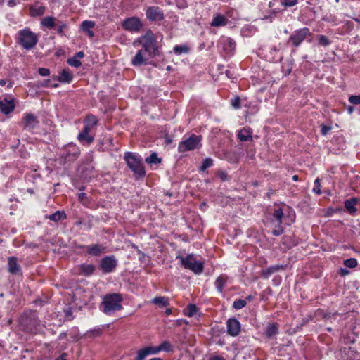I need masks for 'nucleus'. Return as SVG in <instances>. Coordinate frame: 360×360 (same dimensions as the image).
Listing matches in <instances>:
<instances>
[{
	"label": "nucleus",
	"instance_id": "obj_48",
	"mask_svg": "<svg viewBox=\"0 0 360 360\" xmlns=\"http://www.w3.org/2000/svg\"><path fill=\"white\" fill-rule=\"evenodd\" d=\"M277 270V268L276 267H271L266 270H263L262 271V275L264 276V277H268L270 274H273L274 272H275Z\"/></svg>",
	"mask_w": 360,
	"mask_h": 360
},
{
	"label": "nucleus",
	"instance_id": "obj_13",
	"mask_svg": "<svg viewBox=\"0 0 360 360\" xmlns=\"http://www.w3.org/2000/svg\"><path fill=\"white\" fill-rule=\"evenodd\" d=\"M39 122L37 117L32 114H26L24 117V128L27 130H32L37 127Z\"/></svg>",
	"mask_w": 360,
	"mask_h": 360
},
{
	"label": "nucleus",
	"instance_id": "obj_55",
	"mask_svg": "<svg viewBox=\"0 0 360 360\" xmlns=\"http://www.w3.org/2000/svg\"><path fill=\"white\" fill-rule=\"evenodd\" d=\"M340 210H341V209H337L336 210H333V209H332V208H328V209L327 210V215H328V216H329V215H331V214H332L333 213H334L335 212H336V211H340Z\"/></svg>",
	"mask_w": 360,
	"mask_h": 360
},
{
	"label": "nucleus",
	"instance_id": "obj_18",
	"mask_svg": "<svg viewBox=\"0 0 360 360\" xmlns=\"http://www.w3.org/2000/svg\"><path fill=\"white\" fill-rule=\"evenodd\" d=\"M8 271L12 274H18L20 271V266L18 264L15 257H11L8 259Z\"/></svg>",
	"mask_w": 360,
	"mask_h": 360
},
{
	"label": "nucleus",
	"instance_id": "obj_44",
	"mask_svg": "<svg viewBox=\"0 0 360 360\" xmlns=\"http://www.w3.org/2000/svg\"><path fill=\"white\" fill-rule=\"evenodd\" d=\"M313 191L318 195H320L321 193V183H320V179L319 178L316 179L314 181V188Z\"/></svg>",
	"mask_w": 360,
	"mask_h": 360
},
{
	"label": "nucleus",
	"instance_id": "obj_32",
	"mask_svg": "<svg viewBox=\"0 0 360 360\" xmlns=\"http://www.w3.org/2000/svg\"><path fill=\"white\" fill-rule=\"evenodd\" d=\"M148 356H149V354L145 347L137 351L135 360H144Z\"/></svg>",
	"mask_w": 360,
	"mask_h": 360
},
{
	"label": "nucleus",
	"instance_id": "obj_59",
	"mask_svg": "<svg viewBox=\"0 0 360 360\" xmlns=\"http://www.w3.org/2000/svg\"><path fill=\"white\" fill-rule=\"evenodd\" d=\"M84 56V53L82 51H79L78 53H76V55L75 56V57L77 58H83Z\"/></svg>",
	"mask_w": 360,
	"mask_h": 360
},
{
	"label": "nucleus",
	"instance_id": "obj_42",
	"mask_svg": "<svg viewBox=\"0 0 360 360\" xmlns=\"http://www.w3.org/2000/svg\"><path fill=\"white\" fill-rule=\"evenodd\" d=\"M213 161L210 158H206L200 167L202 171H205L207 168L211 167L212 165Z\"/></svg>",
	"mask_w": 360,
	"mask_h": 360
},
{
	"label": "nucleus",
	"instance_id": "obj_36",
	"mask_svg": "<svg viewBox=\"0 0 360 360\" xmlns=\"http://www.w3.org/2000/svg\"><path fill=\"white\" fill-rule=\"evenodd\" d=\"M160 161L161 160L155 153H152L149 157L146 158V162L148 164H157L160 162Z\"/></svg>",
	"mask_w": 360,
	"mask_h": 360
},
{
	"label": "nucleus",
	"instance_id": "obj_53",
	"mask_svg": "<svg viewBox=\"0 0 360 360\" xmlns=\"http://www.w3.org/2000/svg\"><path fill=\"white\" fill-rule=\"evenodd\" d=\"M92 128H93V127L89 126L86 124H84V127L82 131L89 134V132L91 131Z\"/></svg>",
	"mask_w": 360,
	"mask_h": 360
},
{
	"label": "nucleus",
	"instance_id": "obj_2",
	"mask_svg": "<svg viewBox=\"0 0 360 360\" xmlns=\"http://www.w3.org/2000/svg\"><path fill=\"white\" fill-rule=\"evenodd\" d=\"M122 300V295L119 293L106 295L102 302L103 312L109 315L115 311L120 310L122 308L121 304Z\"/></svg>",
	"mask_w": 360,
	"mask_h": 360
},
{
	"label": "nucleus",
	"instance_id": "obj_58",
	"mask_svg": "<svg viewBox=\"0 0 360 360\" xmlns=\"http://www.w3.org/2000/svg\"><path fill=\"white\" fill-rule=\"evenodd\" d=\"M66 357L67 354L65 353H63L58 358H57L56 360H67Z\"/></svg>",
	"mask_w": 360,
	"mask_h": 360
},
{
	"label": "nucleus",
	"instance_id": "obj_60",
	"mask_svg": "<svg viewBox=\"0 0 360 360\" xmlns=\"http://www.w3.org/2000/svg\"><path fill=\"white\" fill-rule=\"evenodd\" d=\"M348 274V271L344 269H341L340 270V274L342 276H345Z\"/></svg>",
	"mask_w": 360,
	"mask_h": 360
},
{
	"label": "nucleus",
	"instance_id": "obj_54",
	"mask_svg": "<svg viewBox=\"0 0 360 360\" xmlns=\"http://www.w3.org/2000/svg\"><path fill=\"white\" fill-rule=\"evenodd\" d=\"M218 175L221 179L222 181L226 180V174L224 172H219Z\"/></svg>",
	"mask_w": 360,
	"mask_h": 360
},
{
	"label": "nucleus",
	"instance_id": "obj_50",
	"mask_svg": "<svg viewBox=\"0 0 360 360\" xmlns=\"http://www.w3.org/2000/svg\"><path fill=\"white\" fill-rule=\"evenodd\" d=\"M297 0H285L284 4L285 6H292L297 4Z\"/></svg>",
	"mask_w": 360,
	"mask_h": 360
},
{
	"label": "nucleus",
	"instance_id": "obj_30",
	"mask_svg": "<svg viewBox=\"0 0 360 360\" xmlns=\"http://www.w3.org/2000/svg\"><path fill=\"white\" fill-rule=\"evenodd\" d=\"M271 224L273 226L272 233L276 236L281 235L283 232V228L281 226L282 223L271 222Z\"/></svg>",
	"mask_w": 360,
	"mask_h": 360
},
{
	"label": "nucleus",
	"instance_id": "obj_6",
	"mask_svg": "<svg viewBox=\"0 0 360 360\" xmlns=\"http://www.w3.org/2000/svg\"><path fill=\"white\" fill-rule=\"evenodd\" d=\"M201 140L202 138L200 136L192 134L179 142L178 150L179 153H184L199 148L201 146Z\"/></svg>",
	"mask_w": 360,
	"mask_h": 360
},
{
	"label": "nucleus",
	"instance_id": "obj_38",
	"mask_svg": "<svg viewBox=\"0 0 360 360\" xmlns=\"http://www.w3.org/2000/svg\"><path fill=\"white\" fill-rule=\"evenodd\" d=\"M188 51V48L186 45L183 46H175L174 47V52L177 54L180 55L181 53H186Z\"/></svg>",
	"mask_w": 360,
	"mask_h": 360
},
{
	"label": "nucleus",
	"instance_id": "obj_11",
	"mask_svg": "<svg viewBox=\"0 0 360 360\" xmlns=\"http://www.w3.org/2000/svg\"><path fill=\"white\" fill-rule=\"evenodd\" d=\"M146 16L151 21H159L163 19V13L158 6H150L146 10Z\"/></svg>",
	"mask_w": 360,
	"mask_h": 360
},
{
	"label": "nucleus",
	"instance_id": "obj_47",
	"mask_svg": "<svg viewBox=\"0 0 360 360\" xmlns=\"http://www.w3.org/2000/svg\"><path fill=\"white\" fill-rule=\"evenodd\" d=\"M231 105L232 106L238 109L240 108V99L239 97H236L231 101Z\"/></svg>",
	"mask_w": 360,
	"mask_h": 360
},
{
	"label": "nucleus",
	"instance_id": "obj_14",
	"mask_svg": "<svg viewBox=\"0 0 360 360\" xmlns=\"http://www.w3.org/2000/svg\"><path fill=\"white\" fill-rule=\"evenodd\" d=\"M86 252L94 256H99L103 253L107 252L106 248L101 245L93 244L85 247Z\"/></svg>",
	"mask_w": 360,
	"mask_h": 360
},
{
	"label": "nucleus",
	"instance_id": "obj_17",
	"mask_svg": "<svg viewBox=\"0 0 360 360\" xmlns=\"http://www.w3.org/2000/svg\"><path fill=\"white\" fill-rule=\"evenodd\" d=\"M96 267L93 264H82L78 266V274L82 276H89L94 274Z\"/></svg>",
	"mask_w": 360,
	"mask_h": 360
},
{
	"label": "nucleus",
	"instance_id": "obj_8",
	"mask_svg": "<svg viewBox=\"0 0 360 360\" xmlns=\"http://www.w3.org/2000/svg\"><path fill=\"white\" fill-rule=\"evenodd\" d=\"M309 35H310V32L307 27H304L297 30L290 35L288 41V43L292 42L294 46L297 47Z\"/></svg>",
	"mask_w": 360,
	"mask_h": 360
},
{
	"label": "nucleus",
	"instance_id": "obj_15",
	"mask_svg": "<svg viewBox=\"0 0 360 360\" xmlns=\"http://www.w3.org/2000/svg\"><path fill=\"white\" fill-rule=\"evenodd\" d=\"M79 153L77 150L75 148V146H69L68 148L64 149L60 155L65 160H72L76 158L78 155Z\"/></svg>",
	"mask_w": 360,
	"mask_h": 360
},
{
	"label": "nucleus",
	"instance_id": "obj_46",
	"mask_svg": "<svg viewBox=\"0 0 360 360\" xmlns=\"http://www.w3.org/2000/svg\"><path fill=\"white\" fill-rule=\"evenodd\" d=\"M349 101L351 103H352V104H355V105L359 104L360 105V95H359V96H351L349 98Z\"/></svg>",
	"mask_w": 360,
	"mask_h": 360
},
{
	"label": "nucleus",
	"instance_id": "obj_26",
	"mask_svg": "<svg viewBox=\"0 0 360 360\" xmlns=\"http://www.w3.org/2000/svg\"><path fill=\"white\" fill-rule=\"evenodd\" d=\"M227 277L225 276H219L215 281V286L217 290L220 292L223 291V289L226 283Z\"/></svg>",
	"mask_w": 360,
	"mask_h": 360
},
{
	"label": "nucleus",
	"instance_id": "obj_20",
	"mask_svg": "<svg viewBox=\"0 0 360 360\" xmlns=\"http://www.w3.org/2000/svg\"><path fill=\"white\" fill-rule=\"evenodd\" d=\"M252 131L250 128L245 127L240 130L238 132V138L241 141H252Z\"/></svg>",
	"mask_w": 360,
	"mask_h": 360
},
{
	"label": "nucleus",
	"instance_id": "obj_23",
	"mask_svg": "<svg viewBox=\"0 0 360 360\" xmlns=\"http://www.w3.org/2000/svg\"><path fill=\"white\" fill-rule=\"evenodd\" d=\"M357 202L356 198H351L345 202V207L351 214H354L356 212V205Z\"/></svg>",
	"mask_w": 360,
	"mask_h": 360
},
{
	"label": "nucleus",
	"instance_id": "obj_51",
	"mask_svg": "<svg viewBox=\"0 0 360 360\" xmlns=\"http://www.w3.org/2000/svg\"><path fill=\"white\" fill-rule=\"evenodd\" d=\"M331 129L330 127L327 126H322L321 127V133L323 135H326L328 134V132Z\"/></svg>",
	"mask_w": 360,
	"mask_h": 360
},
{
	"label": "nucleus",
	"instance_id": "obj_31",
	"mask_svg": "<svg viewBox=\"0 0 360 360\" xmlns=\"http://www.w3.org/2000/svg\"><path fill=\"white\" fill-rule=\"evenodd\" d=\"M66 214L64 212L57 211L54 214L50 215L49 219L53 221H58L61 219H65Z\"/></svg>",
	"mask_w": 360,
	"mask_h": 360
},
{
	"label": "nucleus",
	"instance_id": "obj_21",
	"mask_svg": "<svg viewBox=\"0 0 360 360\" xmlns=\"http://www.w3.org/2000/svg\"><path fill=\"white\" fill-rule=\"evenodd\" d=\"M228 20L222 15H217L214 17L211 25L213 27L224 26L227 24Z\"/></svg>",
	"mask_w": 360,
	"mask_h": 360
},
{
	"label": "nucleus",
	"instance_id": "obj_22",
	"mask_svg": "<svg viewBox=\"0 0 360 360\" xmlns=\"http://www.w3.org/2000/svg\"><path fill=\"white\" fill-rule=\"evenodd\" d=\"M150 303L160 307H165L169 305V300L166 297L159 296L152 299Z\"/></svg>",
	"mask_w": 360,
	"mask_h": 360
},
{
	"label": "nucleus",
	"instance_id": "obj_29",
	"mask_svg": "<svg viewBox=\"0 0 360 360\" xmlns=\"http://www.w3.org/2000/svg\"><path fill=\"white\" fill-rule=\"evenodd\" d=\"M41 24L42 26L49 29L53 28L55 25V18L53 17L44 18L41 21Z\"/></svg>",
	"mask_w": 360,
	"mask_h": 360
},
{
	"label": "nucleus",
	"instance_id": "obj_24",
	"mask_svg": "<svg viewBox=\"0 0 360 360\" xmlns=\"http://www.w3.org/2000/svg\"><path fill=\"white\" fill-rule=\"evenodd\" d=\"M77 139L82 143L90 144L94 141V137L83 131L78 134Z\"/></svg>",
	"mask_w": 360,
	"mask_h": 360
},
{
	"label": "nucleus",
	"instance_id": "obj_41",
	"mask_svg": "<svg viewBox=\"0 0 360 360\" xmlns=\"http://www.w3.org/2000/svg\"><path fill=\"white\" fill-rule=\"evenodd\" d=\"M149 355H155L160 353V349H158V346H147L146 347Z\"/></svg>",
	"mask_w": 360,
	"mask_h": 360
},
{
	"label": "nucleus",
	"instance_id": "obj_63",
	"mask_svg": "<svg viewBox=\"0 0 360 360\" xmlns=\"http://www.w3.org/2000/svg\"><path fill=\"white\" fill-rule=\"evenodd\" d=\"M6 80L4 79H0V86H4L6 84Z\"/></svg>",
	"mask_w": 360,
	"mask_h": 360
},
{
	"label": "nucleus",
	"instance_id": "obj_57",
	"mask_svg": "<svg viewBox=\"0 0 360 360\" xmlns=\"http://www.w3.org/2000/svg\"><path fill=\"white\" fill-rule=\"evenodd\" d=\"M8 5L11 7H13L16 5V0H9L8 1Z\"/></svg>",
	"mask_w": 360,
	"mask_h": 360
},
{
	"label": "nucleus",
	"instance_id": "obj_7",
	"mask_svg": "<svg viewBox=\"0 0 360 360\" xmlns=\"http://www.w3.org/2000/svg\"><path fill=\"white\" fill-rule=\"evenodd\" d=\"M117 264L118 262L116 257L114 255H109L101 259L99 269L103 274H109L116 269Z\"/></svg>",
	"mask_w": 360,
	"mask_h": 360
},
{
	"label": "nucleus",
	"instance_id": "obj_27",
	"mask_svg": "<svg viewBox=\"0 0 360 360\" xmlns=\"http://www.w3.org/2000/svg\"><path fill=\"white\" fill-rule=\"evenodd\" d=\"M72 75L68 70H63L61 72L60 75L58 77V80L60 82H65V83L70 82L72 81Z\"/></svg>",
	"mask_w": 360,
	"mask_h": 360
},
{
	"label": "nucleus",
	"instance_id": "obj_39",
	"mask_svg": "<svg viewBox=\"0 0 360 360\" xmlns=\"http://www.w3.org/2000/svg\"><path fill=\"white\" fill-rule=\"evenodd\" d=\"M357 260L354 258H349L344 261V264L348 268H354L357 266Z\"/></svg>",
	"mask_w": 360,
	"mask_h": 360
},
{
	"label": "nucleus",
	"instance_id": "obj_10",
	"mask_svg": "<svg viewBox=\"0 0 360 360\" xmlns=\"http://www.w3.org/2000/svg\"><path fill=\"white\" fill-rule=\"evenodd\" d=\"M142 26L141 20L135 17L127 18L122 22V27L129 32H139Z\"/></svg>",
	"mask_w": 360,
	"mask_h": 360
},
{
	"label": "nucleus",
	"instance_id": "obj_9",
	"mask_svg": "<svg viewBox=\"0 0 360 360\" xmlns=\"http://www.w3.org/2000/svg\"><path fill=\"white\" fill-rule=\"evenodd\" d=\"M271 222L283 223V219H289L288 224L293 222L295 219V214L293 211L289 210L288 215L285 216L282 209L278 208L274 210Z\"/></svg>",
	"mask_w": 360,
	"mask_h": 360
},
{
	"label": "nucleus",
	"instance_id": "obj_40",
	"mask_svg": "<svg viewBox=\"0 0 360 360\" xmlns=\"http://www.w3.org/2000/svg\"><path fill=\"white\" fill-rule=\"evenodd\" d=\"M246 305V301L244 300L238 299L233 302V308L236 309H240Z\"/></svg>",
	"mask_w": 360,
	"mask_h": 360
},
{
	"label": "nucleus",
	"instance_id": "obj_56",
	"mask_svg": "<svg viewBox=\"0 0 360 360\" xmlns=\"http://www.w3.org/2000/svg\"><path fill=\"white\" fill-rule=\"evenodd\" d=\"M78 198L80 200H83L84 198H86V194L85 193H80L78 195Z\"/></svg>",
	"mask_w": 360,
	"mask_h": 360
},
{
	"label": "nucleus",
	"instance_id": "obj_12",
	"mask_svg": "<svg viewBox=\"0 0 360 360\" xmlns=\"http://www.w3.org/2000/svg\"><path fill=\"white\" fill-rule=\"evenodd\" d=\"M227 332L231 336H236L240 331V323L235 319L231 318L227 321Z\"/></svg>",
	"mask_w": 360,
	"mask_h": 360
},
{
	"label": "nucleus",
	"instance_id": "obj_61",
	"mask_svg": "<svg viewBox=\"0 0 360 360\" xmlns=\"http://www.w3.org/2000/svg\"><path fill=\"white\" fill-rule=\"evenodd\" d=\"M86 33H87V34H88V36L89 37H94V32L92 30H89V31H86Z\"/></svg>",
	"mask_w": 360,
	"mask_h": 360
},
{
	"label": "nucleus",
	"instance_id": "obj_5",
	"mask_svg": "<svg viewBox=\"0 0 360 360\" xmlns=\"http://www.w3.org/2000/svg\"><path fill=\"white\" fill-rule=\"evenodd\" d=\"M182 266L191 270L195 274H200L203 271V262L195 259L193 255H188L186 257L178 256Z\"/></svg>",
	"mask_w": 360,
	"mask_h": 360
},
{
	"label": "nucleus",
	"instance_id": "obj_16",
	"mask_svg": "<svg viewBox=\"0 0 360 360\" xmlns=\"http://www.w3.org/2000/svg\"><path fill=\"white\" fill-rule=\"evenodd\" d=\"M146 53L147 52H145L143 49L139 50L131 60V64L134 66H140L146 64L148 60V58L146 57Z\"/></svg>",
	"mask_w": 360,
	"mask_h": 360
},
{
	"label": "nucleus",
	"instance_id": "obj_62",
	"mask_svg": "<svg viewBox=\"0 0 360 360\" xmlns=\"http://www.w3.org/2000/svg\"><path fill=\"white\" fill-rule=\"evenodd\" d=\"M210 360H224V359L219 356H214V357L210 358Z\"/></svg>",
	"mask_w": 360,
	"mask_h": 360
},
{
	"label": "nucleus",
	"instance_id": "obj_4",
	"mask_svg": "<svg viewBox=\"0 0 360 360\" xmlns=\"http://www.w3.org/2000/svg\"><path fill=\"white\" fill-rule=\"evenodd\" d=\"M38 41L37 34L29 28L18 32V42L25 49H31Z\"/></svg>",
	"mask_w": 360,
	"mask_h": 360
},
{
	"label": "nucleus",
	"instance_id": "obj_33",
	"mask_svg": "<svg viewBox=\"0 0 360 360\" xmlns=\"http://www.w3.org/2000/svg\"><path fill=\"white\" fill-rule=\"evenodd\" d=\"M158 349H160V352L162 351L169 352L172 351V345L169 341L165 340L158 346Z\"/></svg>",
	"mask_w": 360,
	"mask_h": 360
},
{
	"label": "nucleus",
	"instance_id": "obj_25",
	"mask_svg": "<svg viewBox=\"0 0 360 360\" xmlns=\"http://www.w3.org/2000/svg\"><path fill=\"white\" fill-rule=\"evenodd\" d=\"M46 8L44 6H31L30 14L32 17L41 16L45 13Z\"/></svg>",
	"mask_w": 360,
	"mask_h": 360
},
{
	"label": "nucleus",
	"instance_id": "obj_35",
	"mask_svg": "<svg viewBox=\"0 0 360 360\" xmlns=\"http://www.w3.org/2000/svg\"><path fill=\"white\" fill-rule=\"evenodd\" d=\"M198 309L195 304H189L186 310L185 314L188 316L192 317L197 313Z\"/></svg>",
	"mask_w": 360,
	"mask_h": 360
},
{
	"label": "nucleus",
	"instance_id": "obj_34",
	"mask_svg": "<svg viewBox=\"0 0 360 360\" xmlns=\"http://www.w3.org/2000/svg\"><path fill=\"white\" fill-rule=\"evenodd\" d=\"M98 123V120L97 118L93 115H87L85 120H84V124H86L89 126H91V127H94L95 125H96Z\"/></svg>",
	"mask_w": 360,
	"mask_h": 360
},
{
	"label": "nucleus",
	"instance_id": "obj_19",
	"mask_svg": "<svg viewBox=\"0 0 360 360\" xmlns=\"http://www.w3.org/2000/svg\"><path fill=\"white\" fill-rule=\"evenodd\" d=\"M15 105L12 101H8L7 99H4L0 101V110L8 115L11 112L14 110Z\"/></svg>",
	"mask_w": 360,
	"mask_h": 360
},
{
	"label": "nucleus",
	"instance_id": "obj_3",
	"mask_svg": "<svg viewBox=\"0 0 360 360\" xmlns=\"http://www.w3.org/2000/svg\"><path fill=\"white\" fill-rule=\"evenodd\" d=\"M124 159L127 161L128 167L139 177H143L146 174L144 167L142 165L141 158L136 154L127 152L124 155Z\"/></svg>",
	"mask_w": 360,
	"mask_h": 360
},
{
	"label": "nucleus",
	"instance_id": "obj_28",
	"mask_svg": "<svg viewBox=\"0 0 360 360\" xmlns=\"http://www.w3.org/2000/svg\"><path fill=\"white\" fill-rule=\"evenodd\" d=\"M278 332L277 325L275 323L269 324L265 328V334L268 337H272Z\"/></svg>",
	"mask_w": 360,
	"mask_h": 360
},
{
	"label": "nucleus",
	"instance_id": "obj_1",
	"mask_svg": "<svg viewBox=\"0 0 360 360\" xmlns=\"http://www.w3.org/2000/svg\"><path fill=\"white\" fill-rule=\"evenodd\" d=\"M139 43L141 44L145 52H147L150 56L153 57L158 55V44L157 38L155 34L148 30L147 32L138 38V39L134 43L136 44Z\"/></svg>",
	"mask_w": 360,
	"mask_h": 360
},
{
	"label": "nucleus",
	"instance_id": "obj_45",
	"mask_svg": "<svg viewBox=\"0 0 360 360\" xmlns=\"http://www.w3.org/2000/svg\"><path fill=\"white\" fill-rule=\"evenodd\" d=\"M319 41L321 45L324 46H328L330 44L328 39L324 35H321L319 37Z\"/></svg>",
	"mask_w": 360,
	"mask_h": 360
},
{
	"label": "nucleus",
	"instance_id": "obj_37",
	"mask_svg": "<svg viewBox=\"0 0 360 360\" xmlns=\"http://www.w3.org/2000/svg\"><path fill=\"white\" fill-rule=\"evenodd\" d=\"M82 28L84 31L91 30V29L95 26V22L91 20H84L82 23Z\"/></svg>",
	"mask_w": 360,
	"mask_h": 360
},
{
	"label": "nucleus",
	"instance_id": "obj_49",
	"mask_svg": "<svg viewBox=\"0 0 360 360\" xmlns=\"http://www.w3.org/2000/svg\"><path fill=\"white\" fill-rule=\"evenodd\" d=\"M39 73L41 76H48L50 74V71L48 68H40L39 69Z\"/></svg>",
	"mask_w": 360,
	"mask_h": 360
},
{
	"label": "nucleus",
	"instance_id": "obj_52",
	"mask_svg": "<svg viewBox=\"0 0 360 360\" xmlns=\"http://www.w3.org/2000/svg\"><path fill=\"white\" fill-rule=\"evenodd\" d=\"M66 27H67L66 24H65V23L62 24L61 25L58 27L57 32L59 34H63V30H64L65 28H66Z\"/></svg>",
	"mask_w": 360,
	"mask_h": 360
},
{
	"label": "nucleus",
	"instance_id": "obj_43",
	"mask_svg": "<svg viewBox=\"0 0 360 360\" xmlns=\"http://www.w3.org/2000/svg\"><path fill=\"white\" fill-rule=\"evenodd\" d=\"M68 63L70 65L75 67V68H78L82 65V63L80 62V60H79L75 57L68 59Z\"/></svg>",
	"mask_w": 360,
	"mask_h": 360
},
{
	"label": "nucleus",
	"instance_id": "obj_64",
	"mask_svg": "<svg viewBox=\"0 0 360 360\" xmlns=\"http://www.w3.org/2000/svg\"><path fill=\"white\" fill-rule=\"evenodd\" d=\"M165 313L167 314V315H169L171 314L172 313V310L170 309H167L166 311H165Z\"/></svg>",
	"mask_w": 360,
	"mask_h": 360
}]
</instances>
